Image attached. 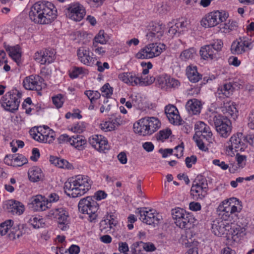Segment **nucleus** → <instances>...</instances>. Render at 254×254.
Returning <instances> with one entry per match:
<instances>
[{"instance_id":"1","label":"nucleus","mask_w":254,"mask_h":254,"mask_svg":"<svg viewBox=\"0 0 254 254\" xmlns=\"http://www.w3.org/2000/svg\"><path fill=\"white\" fill-rule=\"evenodd\" d=\"M29 16L30 20L35 23L49 24L56 18L57 10L51 2L39 1L31 7Z\"/></svg>"},{"instance_id":"2","label":"nucleus","mask_w":254,"mask_h":254,"mask_svg":"<svg viewBox=\"0 0 254 254\" xmlns=\"http://www.w3.org/2000/svg\"><path fill=\"white\" fill-rule=\"evenodd\" d=\"M92 183L88 176L78 175L65 183L64 191L72 197H80L91 189Z\"/></svg>"},{"instance_id":"3","label":"nucleus","mask_w":254,"mask_h":254,"mask_svg":"<svg viewBox=\"0 0 254 254\" xmlns=\"http://www.w3.org/2000/svg\"><path fill=\"white\" fill-rule=\"evenodd\" d=\"M242 202L235 197L225 200L222 204L219 205L217 212L221 219L231 223L236 222L238 220V213L242 209Z\"/></svg>"},{"instance_id":"4","label":"nucleus","mask_w":254,"mask_h":254,"mask_svg":"<svg viewBox=\"0 0 254 254\" xmlns=\"http://www.w3.org/2000/svg\"><path fill=\"white\" fill-rule=\"evenodd\" d=\"M209 122L214 123L217 132L220 136L226 138L231 133V122L230 119H224L222 115L213 114L212 116H210Z\"/></svg>"},{"instance_id":"5","label":"nucleus","mask_w":254,"mask_h":254,"mask_svg":"<svg viewBox=\"0 0 254 254\" xmlns=\"http://www.w3.org/2000/svg\"><path fill=\"white\" fill-rule=\"evenodd\" d=\"M79 211L83 214H87L89 216V220L93 222L96 220L97 214L96 212L98 210V204L91 196H87L82 198L78 204Z\"/></svg>"},{"instance_id":"6","label":"nucleus","mask_w":254,"mask_h":254,"mask_svg":"<svg viewBox=\"0 0 254 254\" xmlns=\"http://www.w3.org/2000/svg\"><path fill=\"white\" fill-rule=\"evenodd\" d=\"M21 95V93L16 89L8 92L1 100L2 106L5 110L11 112L17 110Z\"/></svg>"},{"instance_id":"7","label":"nucleus","mask_w":254,"mask_h":254,"mask_svg":"<svg viewBox=\"0 0 254 254\" xmlns=\"http://www.w3.org/2000/svg\"><path fill=\"white\" fill-rule=\"evenodd\" d=\"M146 209V207L137 208L135 213L139 215V219L148 225H158L162 219L161 216L154 209Z\"/></svg>"},{"instance_id":"8","label":"nucleus","mask_w":254,"mask_h":254,"mask_svg":"<svg viewBox=\"0 0 254 254\" xmlns=\"http://www.w3.org/2000/svg\"><path fill=\"white\" fill-rule=\"evenodd\" d=\"M49 218H56L58 220V227L63 231H65L69 228L67 225L68 212L64 208H55L50 210L46 214Z\"/></svg>"},{"instance_id":"9","label":"nucleus","mask_w":254,"mask_h":254,"mask_svg":"<svg viewBox=\"0 0 254 254\" xmlns=\"http://www.w3.org/2000/svg\"><path fill=\"white\" fill-rule=\"evenodd\" d=\"M228 15L224 11H215L207 14L201 21V24L205 27H214L220 22L226 20Z\"/></svg>"},{"instance_id":"10","label":"nucleus","mask_w":254,"mask_h":254,"mask_svg":"<svg viewBox=\"0 0 254 254\" xmlns=\"http://www.w3.org/2000/svg\"><path fill=\"white\" fill-rule=\"evenodd\" d=\"M65 10L66 16L76 21L81 20L86 13L84 7L79 2L70 3Z\"/></svg>"},{"instance_id":"11","label":"nucleus","mask_w":254,"mask_h":254,"mask_svg":"<svg viewBox=\"0 0 254 254\" xmlns=\"http://www.w3.org/2000/svg\"><path fill=\"white\" fill-rule=\"evenodd\" d=\"M229 142L231 145H229L228 148L231 151L234 149L236 152H242L247 147L246 137L241 132L233 135Z\"/></svg>"},{"instance_id":"12","label":"nucleus","mask_w":254,"mask_h":254,"mask_svg":"<svg viewBox=\"0 0 254 254\" xmlns=\"http://www.w3.org/2000/svg\"><path fill=\"white\" fill-rule=\"evenodd\" d=\"M43 80V78L38 75H31L24 79L23 85L26 90L39 91L42 88Z\"/></svg>"},{"instance_id":"13","label":"nucleus","mask_w":254,"mask_h":254,"mask_svg":"<svg viewBox=\"0 0 254 254\" xmlns=\"http://www.w3.org/2000/svg\"><path fill=\"white\" fill-rule=\"evenodd\" d=\"M29 207L34 211H42L46 210L48 206V200L42 195H37L31 197L28 202Z\"/></svg>"},{"instance_id":"14","label":"nucleus","mask_w":254,"mask_h":254,"mask_svg":"<svg viewBox=\"0 0 254 254\" xmlns=\"http://www.w3.org/2000/svg\"><path fill=\"white\" fill-rule=\"evenodd\" d=\"M251 50L253 48L252 42L245 38H239L238 41H234L231 47V51L233 54L239 55L245 53L246 49Z\"/></svg>"},{"instance_id":"15","label":"nucleus","mask_w":254,"mask_h":254,"mask_svg":"<svg viewBox=\"0 0 254 254\" xmlns=\"http://www.w3.org/2000/svg\"><path fill=\"white\" fill-rule=\"evenodd\" d=\"M34 59L42 64H50L55 60V53L52 50H45L37 52Z\"/></svg>"},{"instance_id":"16","label":"nucleus","mask_w":254,"mask_h":254,"mask_svg":"<svg viewBox=\"0 0 254 254\" xmlns=\"http://www.w3.org/2000/svg\"><path fill=\"white\" fill-rule=\"evenodd\" d=\"M195 133L193 138H203L209 141L212 136V133L209 126L202 122H197L195 125Z\"/></svg>"},{"instance_id":"17","label":"nucleus","mask_w":254,"mask_h":254,"mask_svg":"<svg viewBox=\"0 0 254 254\" xmlns=\"http://www.w3.org/2000/svg\"><path fill=\"white\" fill-rule=\"evenodd\" d=\"M149 122L147 117L140 119L133 125V128L135 133L139 135L145 136L151 134V130L149 128Z\"/></svg>"},{"instance_id":"18","label":"nucleus","mask_w":254,"mask_h":254,"mask_svg":"<svg viewBox=\"0 0 254 254\" xmlns=\"http://www.w3.org/2000/svg\"><path fill=\"white\" fill-rule=\"evenodd\" d=\"M77 54L79 60L83 64L88 66H92L94 64L96 59L90 55L88 48H79L77 50Z\"/></svg>"},{"instance_id":"19","label":"nucleus","mask_w":254,"mask_h":254,"mask_svg":"<svg viewBox=\"0 0 254 254\" xmlns=\"http://www.w3.org/2000/svg\"><path fill=\"white\" fill-rule=\"evenodd\" d=\"M165 113L167 118L171 124L174 125H180L181 120L179 115V112L176 106L173 105H168L165 107Z\"/></svg>"},{"instance_id":"20","label":"nucleus","mask_w":254,"mask_h":254,"mask_svg":"<svg viewBox=\"0 0 254 254\" xmlns=\"http://www.w3.org/2000/svg\"><path fill=\"white\" fill-rule=\"evenodd\" d=\"M221 111L224 114V119L232 118L234 120L237 117V110L233 102H224L223 106L221 107Z\"/></svg>"},{"instance_id":"21","label":"nucleus","mask_w":254,"mask_h":254,"mask_svg":"<svg viewBox=\"0 0 254 254\" xmlns=\"http://www.w3.org/2000/svg\"><path fill=\"white\" fill-rule=\"evenodd\" d=\"M195 219L192 216L186 212V215H184L181 219L175 221L176 225L182 229H190L192 226Z\"/></svg>"},{"instance_id":"22","label":"nucleus","mask_w":254,"mask_h":254,"mask_svg":"<svg viewBox=\"0 0 254 254\" xmlns=\"http://www.w3.org/2000/svg\"><path fill=\"white\" fill-rule=\"evenodd\" d=\"M164 33L163 28L161 25L156 24L153 25L150 31L146 34V37L150 41L159 40Z\"/></svg>"},{"instance_id":"23","label":"nucleus","mask_w":254,"mask_h":254,"mask_svg":"<svg viewBox=\"0 0 254 254\" xmlns=\"http://www.w3.org/2000/svg\"><path fill=\"white\" fill-rule=\"evenodd\" d=\"M4 47L5 50L8 53L9 56L16 62L19 64L20 62L21 53L20 48L19 45L10 46L8 45L4 44Z\"/></svg>"},{"instance_id":"24","label":"nucleus","mask_w":254,"mask_h":254,"mask_svg":"<svg viewBox=\"0 0 254 254\" xmlns=\"http://www.w3.org/2000/svg\"><path fill=\"white\" fill-rule=\"evenodd\" d=\"M117 224V221L115 219V216L112 214H107L104 217V219L100 223V230L103 231L107 229H111Z\"/></svg>"},{"instance_id":"25","label":"nucleus","mask_w":254,"mask_h":254,"mask_svg":"<svg viewBox=\"0 0 254 254\" xmlns=\"http://www.w3.org/2000/svg\"><path fill=\"white\" fill-rule=\"evenodd\" d=\"M137 76L132 72H123L118 75V78L129 85L136 86Z\"/></svg>"},{"instance_id":"26","label":"nucleus","mask_w":254,"mask_h":254,"mask_svg":"<svg viewBox=\"0 0 254 254\" xmlns=\"http://www.w3.org/2000/svg\"><path fill=\"white\" fill-rule=\"evenodd\" d=\"M186 108L190 114L196 115L200 112V102L196 99H190L187 102Z\"/></svg>"},{"instance_id":"27","label":"nucleus","mask_w":254,"mask_h":254,"mask_svg":"<svg viewBox=\"0 0 254 254\" xmlns=\"http://www.w3.org/2000/svg\"><path fill=\"white\" fill-rule=\"evenodd\" d=\"M227 225L224 224L223 220L213 221L212 224V232L216 236L221 237L227 230Z\"/></svg>"},{"instance_id":"28","label":"nucleus","mask_w":254,"mask_h":254,"mask_svg":"<svg viewBox=\"0 0 254 254\" xmlns=\"http://www.w3.org/2000/svg\"><path fill=\"white\" fill-rule=\"evenodd\" d=\"M200 55L204 60H213L217 58V55L210 45L202 47L199 51Z\"/></svg>"},{"instance_id":"29","label":"nucleus","mask_w":254,"mask_h":254,"mask_svg":"<svg viewBox=\"0 0 254 254\" xmlns=\"http://www.w3.org/2000/svg\"><path fill=\"white\" fill-rule=\"evenodd\" d=\"M186 74L189 79L193 83L198 82L201 78V75L197 72L196 66H188L186 69Z\"/></svg>"},{"instance_id":"30","label":"nucleus","mask_w":254,"mask_h":254,"mask_svg":"<svg viewBox=\"0 0 254 254\" xmlns=\"http://www.w3.org/2000/svg\"><path fill=\"white\" fill-rule=\"evenodd\" d=\"M28 177L31 182H36L43 180L44 175L40 168L34 167L29 169Z\"/></svg>"},{"instance_id":"31","label":"nucleus","mask_w":254,"mask_h":254,"mask_svg":"<svg viewBox=\"0 0 254 254\" xmlns=\"http://www.w3.org/2000/svg\"><path fill=\"white\" fill-rule=\"evenodd\" d=\"M207 189H203L199 187H196L194 185H192L191 189L190 192L191 195L193 197V198L196 199H203L207 193Z\"/></svg>"},{"instance_id":"32","label":"nucleus","mask_w":254,"mask_h":254,"mask_svg":"<svg viewBox=\"0 0 254 254\" xmlns=\"http://www.w3.org/2000/svg\"><path fill=\"white\" fill-rule=\"evenodd\" d=\"M86 143L85 137L81 135H73L71 138L70 144L73 146L78 150H82L84 148L83 145Z\"/></svg>"},{"instance_id":"33","label":"nucleus","mask_w":254,"mask_h":254,"mask_svg":"<svg viewBox=\"0 0 254 254\" xmlns=\"http://www.w3.org/2000/svg\"><path fill=\"white\" fill-rule=\"evenodd\" d=\"M45 131L42 132V142L51 143L55 139V133L53 130L51 129L48 127H44Z\"/></svg>"},{"instance_id":"34","label":"nucleus","mask_w":254,"mask_h":254,"mask_svg":"<svg viewBox=\"0 0 254 254\" xmlns=\"http://www.w3.org/2000/svg\"><path fill=\"white\" fill-rule=\"evenodd\" d=\"M8 204L10 206V211L12 213L20 215L23 212L24 210V205L20 202L10 200Z\"/></svg>"},{"instance_id":"35","label":"nucleus","mask_w":254,"mask_h":254,"mask_svg":"<svg viewBox=\"0 0 254 254\" xmlns=\"http://www.w3.org/2000/svg\"><path fill=\"white\" fill-rule=\"evenodd\" d=\"M196 56V51L193 48L184 50L180 55V59L184 61L193 59Z\"/></svg>"},{"instance_id":"36","label":"nucleus","mask_w":254,"mask_h":254,"mask_svg":"<svg viewBox=\"0 0 254 254\" xmlns=\"http://www.w3.org/2000/svg\"><path fill=\"white\" fill-rule=\"evenodd\" d=\"M153 52L150 50L148 45L141 49L136 54V58L140 59H150L154 58Z\"/></svg>"},{"instance_id":"37","label":"nucleus","mask_w":254,"mask_h":254,"mask_svg":"<svg viewBox=\"0 0 254 254\" xmlns=\"http://www.w3.org/2000/svg\"><path fill=\"white\" fill-rule=\"evenodd\" d=\"M237 27V23L236 21L229 20L228 23L221 24L220 29L222 32L228 33L236 29Z\"/></svg>"},{"instance_id":"38","label":"nucleus","mask_w":254,"mask_h":254,"mask_svg":"<svg viewBox=\"0 0 254 254\" xmlns=\"http://www.w3.org/2000/svg\"><path fill=\"white\" fill-rule=\"evenodd\" d=\"M150 50L153 52L154 57L159 56L166 48V45L164 44L152 43L148 44Z\"/></svg>"},{"instance_id":"39","label":"nucleus","mask_w":254,"mask_h":254,"mask_svg":"<svg viewBox=\"0 0 254 254\" xmlns=\"http://www.w3.org/2000/svg\"><path fill=\"white\" fill-rule=\"evenodd\" d=\"M149 122V129L151 130V134L156 131L160 127V122L159 120L155 117H147Z\"/></svg>"},{"instance_id":"40","label":"nucleus","mask_w":254,"mask_h":254,"mask_svg":"<svg viewBox=\"0 0 254 254\" xmlns=\"http://www.w3.org/2000/svg\"><path fill=\"white\" fill-rule=\"evenodd\" d=\"M155 78L153 76H147L146 77H137L136 86H144L151 84L155 81Z\"/></svg>"},{"instance_id":"41","label":"nucleus","mask_w":254,"mask_h":254,"mask_svg":"<svg viewBox=\"0 0 254 254\" xmlns=\"http://www.w3.org/2000/svg\"><path fill=\"white\" fill-rule=\"evenodd\" d=\"M139 244H142V248L144 251L147 252H154L156 250L155 245L151 242L143 243L142 241L136 242L134 244L135 247H137Z\"/></svg>"},{"instance_id":"42","label":"nucleus","mask_w":254,"mask_h":254,"mask_svg":"<svg viewBox=\"0 0 254 254\" xmlns=\"http://www.w3.org/2000/svg\"><path fill=\"white\" fill-rule=\"evenodd\" d=\"M192 185L196 187H199L203 189L208 190V184L206 179L202 176H197L196 179L193 181Z\"/></svg>"},{"instance_id":"43","label":"nucleus","mask_w":254,"mask_h":254,"mask_svg":"<svg viewBox=\"0 0 254 254\" xmlns=\"http://www.w3.org/2000/svg\"><path fill=\"white\" fill-rule=\"evenodd\" d=\"M13 221L11 220H7L0 224V234L5 235L10 229Z\"/></svg>"},{"instance_id":"44","label":"nucleus","mask_w":254,"mask_h":254,"mask_svg":"<svg viewBox=\"0 0 254 254\" xmlns=\"http://www.w3.org/2000/svg\"><path fill=\"white\" fill-rule=\"evenodd\" d=\"M108 149V141L102 135H99V141L96 147L97 150L101 152Z\"/></svg>"},{"instance_id":"45","label":"nucleus","mask_w":254,"mask_h":254,"mask_svg":"<svg viewBox=\"0 0 254 254\" xmlns=\"http://www.w3.org/2000/svg\"><path fill=\"white\" fill-rule=\"evenodd\" d=\"M107 41V38L105 36V32L103 30H100L98 34L94 37L93 40V42H95L96 44L98 43L105 44Z\"/></svg>"},{"instance_id":"46","label":"nucleus","mask_w":254,"mask_h":254,"mask_svg":"<svg viewBox=\"0 0 254 254\" xmlns=\"http://www.w3.org/2000/svg\"><path fill=\"white\" fill-rule=\"evenodd\" d=\"M184 215H186V211L182 208L177 207L172 209V217L176 221L181 219Z\"/></svg>"},{"instance_id":"47","label":"nucleus","mask_w":254,"mask_h":254,"mask_svg":"<svg viewBox=\"0 0 254 254\" xmlns=\"http://www.w3.org/2000/svg\"><path fill=\"white\" fill-rule=\"evenodd\" d=\"M35 128H33V129H30V135L32 136L33 139H34L35 140H37L39 142H42V132H43V128L42 127H37L36 128V130H37L38 133H36L35 130Z\"/></svg>"},{"instance_id":"48","label":"nucleus","mask_w":254,"mask_h":254,"mask_svg":"<svg viewBox=\"0 0 254 254\" xmlns=\"http://www.w3.org/2000/svg\"><path fill=\"white\" fill-rule=\"evenodd\" d=\"M13 163L18 166H21L27 163V158L22 154H18L17 156H13Z\"/></svg>"},{"instance_id":"49","label":"nucleus","mask_w":254,"mask_h":254,"mask_svg":"<svg viewBox=\"0 0 254 254\" xmlns=\"http://www.w3.org/2000/svg\"><path fill=\"white\" fill-rule=\"evenodd\" d=\"M171 133V130L170 129L160 130L157 134V139L163 141L164 140L168 138Z\"/></svg>"},{"instance_id":"50","label":"nucleus","mask_w":254,"mask_h":254,"mask_svg":"<svg viewBox=\"0 0 254 254\" xmlns=\"http://www.w3.org/2000/svg\"><path fill=\"white\" fill-rule=\"evenodd\" d=\"M84 94L90 100L91 103H93V100L98 99L101 96L100 93L97 91H85Z\"/></svg>"},{"instance_id":"51","label":"nucleus","mask_w":254,"mask_h":254,"mask_svg":"<svg viewBox=\"0 0 254 254\" xmlns=\"http://www.w3.org/2000/svg\"><path fill=\"white\" fill-rule=\"evenodd\" d=\"M102 95L106 96L107 98L110 97L113 94V89L110 86L109 83L105 84L101 88Z\"/></svg>"},{"instance_id":"52","label":"nucleus","mask_w":254,"mask_h":254,"mask_svg":"<svg viewBox=\"0 0 254 254\" xmlns=\"http://www.w3.org/2000/svg\"><path fill=\"white\" fill-rule=\"evenodd\" d=\"M209 45L210 46H211L213 50L215 53L216 55H217L218 53L222 50L223 46V43L221 40H216L214 41L212 43Z\"/></svg>"},{"instance_id":"53","label":"nucleus","mask_w":254,"mask_h":254,"mask_svg":"<svg viewBox=\"0 0 254 254\" xmlns=\"http://www.w3.org/2000/svg\"><path fill=\"white\" fill-rule=\"evenodd\" d=\"M22 235V233L19 228H12L10 229V232L8 234V237L10 240H13L19 238Z\"/></svg>"},{"instance_id":"54","label":"nucleus","mask_w":254,"mask_h":254,"mask_svg":"<svg viewBox=\"0 0 254 254\" xmlns=\"http://www.w3.org/2000/svg\"><path fill=\"white\" fill-rule=\"evenodd\" d=\"M53 103L57 108L62 107L64 102V99L62 94H58L52 98Z\"/></svg>"},{"instance_id":"55","label":"nucleus","mask_w":254,"mask_h":254,"mask_svg":"<svg viewBox=\"0 0 254 254\" xmlns=\"http://www.w3.org/2000/svg\"><path fill=\"white\" fill-rule=\"evenodd\" d=\"M42 219H39L36 217L31 216L28 220V223L34 228H39L41 226Z\"/></svg>"},{"instance_id":"56","label":"nucleus","mask_w":254,"mask_h":254,"mask_svg":"<svg viewBox=\"0 0 254 254\" xmlns=\"http://www.w3.org/2000/svg\"><path fill=\"white\" fill-rule=\"evenodd\" d=\"M100 127L101 129L105 131L114 130V126H113V124H112V122H111L110 119L108 121L101 124Z\"/></svg>"},{"instance_id":"57","label":"nucleus","mask_w":254,"mask_h":254,"mask_svg":"<svg viewBox=\"0 0 254 254\" xmlns=\"http://www.w3.org/2000/svg\"><path fill=\"white\" fill-rule=\"evenodd\" d=\"M93 50L94 51L95 54L101 56H103L106 52V50L104 48L102 47H99L98 44H96L95 42H93Z\"/></svg>"},{"instance_id":"58","label":"nucleus","mask_w":254,"mask_h":254,"mask_svg":"<svg viewBox=\"0 0 254 254\" xmlns=\"http://www.w3.org/2000/svg\"><path fill=\"white\" fill-rule=\"evenodd\" d=\"M179 29L180 28L182 29L181 31H183L184 29L187 27V26L189 25V21L184 18H181L179 20H177V22L175 23Z\"/></svg>"},{"instance_id":"59","label":"nucleus","mask_w":254,"mask_h":254,"mask_svg":"<svg viewBox=\"0 0 254 254\" xmlns=\"http://www.w3.org/2000/svg\"><path fill=\"white\" fill-rule=\"evenodd\" d=\"M167 87L171 88H178L180 85V82L178 80L168 77Z\"/></svg>"},{"instance_id":"60","label":"nucleus","mask_w":254,"mask_h":254,"mask_svg":"<svg viewBox=\"0 0 254 254\" xmlns=\"http://www.w3.org/2000/svg\"><path fill=\"white\" fill-rule=\"evenodd\" d=\"M168 76H159L157 78V82L161 88L167 85Z\"/></svg>"},{"instance_id":"61","label":"nucleus","mask_w":254,"mask_h":254,"mask_svg":"<svg viewBox=\"0 0 254 254\" xmlns=\"http://www.w3.org/2000/svg\"><path fill=\"white\" fill-rule=\"evenodd\" d=\"M95 65L98 67L97 70L99 72H103L105 69H109L110 66L108 63L105 62L103 64L100 61H97Z\"/></svg>"},{"instance_id":"62","label":"nucleus","mask_w":254,"mask_h":254,"mask_svg":"<svg viewBox=\"0 0 254 254\" xmlns=\"http://www.w3.org/2000/svg\"><path fill=\"white\" fill-rule=\"evenodd\" d=\"M82 72L83 68L82 67H75L69 73V76L71 78H76L78 75L82 73Z\"/></svg>"},{"instance_id":"63","label":"nucleus","mask_w":254,"mask_h":254,"mask_svg":"<svg viewBox=\"0 0 254 254\" xmlns=\"http://www.w3.org/2000/svg\"><path fill=\"white\" fill-rule=\"evenodd\" d=\"M197 158L194 155H192L190 157H187L185 159V162L186 164V166L188 168H190L192 166V164H190V163H192V164H195L196 162Z\"/></svg>"},{"instance_id":"64","label":"nucleus","mask_w":254,"mask_h":254,"mask_svg":"<svg viewBox=\"0 0 254 254\" xmlns=\"http://www.w3.org/2000/svg\"><path fill=\"white\" fill-rule=\"evenodd\" d=\"M119 250L121 253L124 254H127L129 251L128 245L126 242H122L119 243Z\"/></svg>"}]
</instances>
